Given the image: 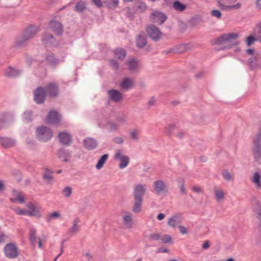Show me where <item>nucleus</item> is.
I'll return each instance as SVG.
<instances>
[{"instance_id": "29", "label": "nucleus", "mask_w": 261, "mask_h": 261, "mask_svg": "<svg viewBox=\"0 0 261 261\" xmlns=\"http://www.w3.org/2000/svg\"><path fill=\"white\" fill-rule=\"evenodd\" d=\"M80 220L79 218L76 217L74 219L72 223V226L69 228L68 230L70 234H74L79 231L80 229V226L78 224L80 223Z\"/></svg>"}, {"instance_id": "45", "label": "nucleus", "mask_w": 261, "mask_h": 261, "mask_svg": "<svg viewBox=\"0 0 261 261\" xmlns=\"http://www.w3.org/2000/svg\"><path fill=\"white\" fill-rule=\"evenodd\" d=\"M62 193L64 197L68 198L71 196L72 193V189L70 187L67 186L63 189Z\"/></svg>"}, {"instance_id": "54", "label": "nucleus", "mask_w": 261, "mask_h": 261, "mask_svg": "<svg viewBox=\"0 0 261 261\" xmlns=\"http://www.w3.org/2000/svg\"><path fill=\"white\" fill-rule=\"evenodd\" d=\"M175 128V125L173 124H169L167 125L165 128V130L166 134L168 136H171L172 135V132Z\"/></svg>"}, {"instance_id": "58", "label": "nucleus", "mask_w": 261, "mask_h": 261, "mask_svg": "<svg viewBox=\"0 0 261 261\" xmlns=\"http://www.w3.org/2000/svg\"><path fill=\"white\" fill-rule=\"evenodd\" d=\"M222 176L223 178L229 181L232 179V176L230 173L227 170H224L222 172Z\"/></svg>"}, {"instance_id": "47", "label": "nucleus", "mask_w": 261, "mask_h": 261, "mask_svg": "<svg viewBox=\"0 0 261 261\" xmlns=\"http://www.w3.org/2000/svg\"><path fill=\"white\" fill-rule=\"evenodd\" d=\"M61 216L60 214L58 212H54L49 214L46 217V220L47 222L51 221L54 219L59 218Z\"/></svg>"}, {"instance_id": "24", "label": "nucleus", "mask_w": 261, "mask_h": 261, "mask_svg": "<svg viewBox=\"0 0 261 261\" xmlns=\"http://www.w3.org/2000/svg\"><path fill=\"white\" fill-rule=\"evenodd\" d=\"M49 25L56 34L60 35L62 34L63 32V27L60 22L52 20L50 22Z\"/></svg>"}, {"instance_id": "20", "label": "nucleus", "mask_w": 261, "mask_h": 261, "mask_svg": "<svg viewBox=\"0 0 261 261\" xmlns=\"http://www.w3.org/2000/svg\"><path fill=\"white\" fill-rule=\"evenodd\" d=\"M181 217L179 214L174 215L168 219V225L171 227H175L178 226L181 222Z\"/></svg>"}, {"instance_id": "9", "label": "nucleus", "mask_w": 261, "mask_h": 261, "mask_svg": "<svg viewBox=\"0 0 261 261\" xmlns=\"http://www.w3.org/2000/svg\"><path fill=\"white\" fill-rule=\"evenodd\" d=\"M152 21L158 24H163L166 20V15L162 12L154 11L150 15Z\"/></svg>"}, {"instance_id": "44", "label": "nucleus", "mask_w": 261, "mask_h": 261, "mask_svg": "<svg viewBox=\"0 0 261 261\" xmlns=\"http://www.w3.org/2000/svg\"><path fill=\"white\" fill-rule=\"evenodd\" d=\"M103 3L109 8L114 9L118 6L119 0H105Z\"/></svg>"}, {"instance_id": "35", "label": "nucleus", "mask_w": 261, "mask_h": 261, "mask_svg": "<svg viewBox=\"0 0 261 261\" xmlns=\"http://www.w3.org/2000/svg\"><path fill=\"white\" fill-rule=\"evenodd\" d=\"M177 184L178 188L180 189V193L183 195L187 194V191L185 188V180L182 177H178L176 179Z\"/></svg>"}, {"instance_id": "10", "label": "nucleus", "mask_w": 261, "mask_h": 261, "mask_svg": "<svg viewBox=\"0 0 261 261\" xmlns=\"http://www.w3.org/2000/svg\"><path fill=\"white\" fill-rule=\"evenodd\" d=\"M146 192V186L145 185H136L134 187L133 191L134 198L143 200V197Z\"/></svg>"}, {"instance_id": "11", "label": "nucleus", "mask_w": 261, "mask_h": 261, "mask_svg": "<svg viewBox=\"0 0 261 261\" xmlns=\"http://www.w3.org/2000/svg\"><path fill=\"white\" fill-rule=\"evenodd\" d=\"M61 116L56 111H50L47 117V122L49 124L58 125L61 121Z\"/></svg>"}, {"instance_id": "18", "label": "nucleus", "mask_w": 261, "mask_h": 261, "mask_svg": "<svg viewBox=\"0 0 261 261\" xmlns=\"http://www.w3.org/2000/svg\"><path fill=\"white\" fill-rule=\"evenodd\" d=\"M0 144L4 148H10L16 145V141L13 138L0 137Z\"/></svg>"}, {"instance_id": "56", "label": "nucleus", "mask_w": 261, "mask_h": 261, "mask_svg": "<svg viewBox=\"0 0 261 261\" xmlns=\"http://www.w3.org/2000/svg\"><path fill=\"white\" fill-rule=\"evenodd\" d=\"M108 126L111 132L116 131L118 128V125L117 124L111 122L108 123Z\"/></svg>"}, {"instance_id": "62", "label": "nucleus", "mask_w": 261, "mask_h": 261, "mask_svg": "<svg viewBox=\"0 0 261 261\" xmlns=\"http://www.w3.org/2000/svg\"><path fill=\"white\" fill-rule=\"evenodd\" d=\"M110 64L111 67L114 70H117L119 68L118 63L115 60L111 59L110 60Z\"/></svg>"}, {"instance_id": "17", "label": "nucleus", "mask_w": 261, "mask_h": 261, "mask_svg": "<svg viewBox=\"0 0 261 261\" xmlns=\"http://www.w3.org/2000/svg\"><path fill=\"white\" fill-rule=\"evenodd\" d=\"M44 88L46 95H48L50 97H55L58 94V86L57 84L50 83Z\"/></svg>"}, {"instance_id": "48", "label": "nucleus", "mask_w": 261, "mask_h": 261, "mask_svg": "<svg viewBox=\"0 0 261 261\" xmlns=\"http://www.w3.org/2000/svg\"><path fill=\"white\" fill-rule=\"evenodd\" d=\"M43 177L44 180L49 182L53 179L52 172L48 169H45L43 174Z\"/></svg>"}, {"instance_id": "37", "label": "nucleus", "mask_w": 261, "mask_h": 261, "mask_svg": "<svg viewBox=\"0 0 261 261\" xmlns=\"http://www.w3.org/2000/svg\"><path fill=\"white\" fill-rule=\"evenodd\" d=\"M137 46L139 48L144 47L147 44L146 37L143 35H139L136 39Z\"/></svg>"}, {"instance_id": "6", "label": "nucleus", "mask_w": 261, "mask_h": 261, "mask_svg": "<svg viewBox=\"0 0 261 261\" xmlns=\"http://www.w3.org/2000/svg\"><path fill=\"white\" fill-rule=\"evenodd\" d=\"M122 223L125 228L131 229L133 227V218L132 214L128 211H123L121 213Z\"/></svg>"}, {"instance_id": "2", "label": "nucleus", "mask_w": 261, "mask_h": 261, "mask_svg": "<svg viewBox=\"0 0 261 261\" xmlns=\"http://www.w3.org/2000/svg\"><path fill=\"white\" fill-rule=\"evenodd\" d=\"M36 136L40 141L47 142L52 138L53 132L49 128L46 126H41L37 128Z\"/></svg>"}, {"instance_id": "1", "label": "nucleus", "mask_w": 261, "mask_h": 261, "mask_svg": "<svg viewBox=\"0 0 261 261\" xmlns=\"http://www.w3.org/2000/svg\"><path fill=\"white\" fill-rule=\"evenodd\" d=\"M238 35L236 33L224 34L215 39V44L224 45L223 49H228L238 44L237 39Z\"/></svg>"}, {"instance_id": "43", "label": "nucleus", "mask_w": 261, "mask_h": 261, "mask_svg": "<svg viewBox=\"0 0 261 261\" xmlns=\"http://www.w3.org/2000/svg\"><path fill=\"white\" fill-rule=\"evenodd\" d=\"M246 44L248 46L253 44L255 41H259L261 42V38H258L257 36H250L246 38Z\"/></svg>"}, {"instance_id": "28", "label": "nucleus", "mask_w": 261, "mask_h": 261, "mask_svg": "<svg viewBox=\"0 0 261 261\" xmlns=\"http://www.w3.org/2000/svg\"><path fill=\"white\" fill-rule=\"evenodd\" d=\"M55 41L54 37L52 34L45 33L42 37V41L46 46L51 45Z\"/></svg>"}, {"instance_id": "39", "label": "nucleus", "mask_w": 261, "mask_h": 261, "mask_svg": "<svg viewBox=\"0 0 261 261\" xmlns=\"http://www.w3.org/2000/svg\"><path fill=\"white\" fill-rule=\"evenodd\" d=\"M241 7V4L238 3L233 5H223L222 7L220 8L221 10L224 11H229L231 10H238Z\"/></svg>"}, {"instance_id": "23", "label": "nucleus", "mask_w": 261, "mask_h": 261, "mask_svg": "<svg viewBox=\"0 0 261 261\" xmlns=\"http://www.w3.org/2000/svg\"><path fill=\"white\" fill-rule=\"evenodd\" d=\"M21 73L20 70H18L11 67H8L4 70V75L9 77H15L19 75Z\"/></svg>"}, {"instance_id": "40", "label": "nucleus", "mask_w": 261, "mask_h": 261, "mask_svg": "<svg viewBox=\"0 0 261 261\" xmlns=\"http://www.w3.org/2000/svg\"><path fill=\"white\" fill-rule=\"evenodd\" d=\"M36 230L35 228L32 227L30 229V240L31 243V244L33 247H35L36 243Z\"/></svg>"}, {"instance_id": "41", "label": "nucleus", "mask_w": 261, "mask_h": 261, "mask_svg": "<svg viewBox=\"0 0 261 261\" xmlns=\"http://www.w3.org/2000/svg\"><path fill=\"white\" fill-rule=\"evenodd\" d=\"M9 114L6 112L0 113V130L4 128L7 118Z\"/></svg>"}, {"instance_id": "19", "label": "nucleus", "mask_w": 261, "mask_h": 261, "mask_svg": "<svg viewBox=\"0 0 261 261\" xmlns=\"http://www.w3.org/2000/svg\"><path fill=\"white\" fill-rule=\"evenodd\" d=\"M109 99L115 102L120 101L122 98V93L118 90L112 89L108 91Z\"/></svg>"}, {"instance_id": "25", "label": "nucleus", "mask_w": 261, "mask_h": 261, "mask_svg": "<svg viewBox=\"0 0 261 261\" xmlns=\"http://www.w3.org/2000/svg\"><path fill=\"white\" fill-rule=\"evenodd\" d=\"M250 180L256 190H261V175L258 172H255L250 178Z\"/></svg>"}, {"instance_id": "16", "label": "nucleus", "mask_w": 261, "mask_h": 261, "mask_svg": "<svg viewBox=\"0 0 261 261\" xmlns=\"http://www.w3.org/2000/svg\"><path fill=\"white\" fill-rule=\"evenodd\" d=\"M27 207L29 208V210L27 211V212L32 213L33 214H28V216H40V207L37 203H30L27 205Z\"/></svg>"}, {"instance_id": "38", "label": "nucleus", "mask_w": 261, "mask_h": 261, "mask_svg": "<svg viewBox=\"0 0 261 261\" xmlns=\"http://www.w3.org/2000/svg\"><path fill=\"white\" fill-rule=\"evenodd\" d=\"M115 56L120 60H123L126 57V51L122 48H118L115 50Z\"/></svg>"}, {"instance_id": "3", "label": "nucleus", "mask_w": 261, "mask_h": 261, "mask_svg": "<svg viewBox=\"0 0 261 261\" xmlns=\"http://www.w3.org/2000/svg\"><path fill=\"white\" fill-rule=\"evenodd\" d=\"M251 208L258 220V225L261 229V202L255 197H253L251 200Z\"/></svg>"}, {"instance_id": "15", "label": "nucleus", "mask_w": 261, "mask_h": 261, "mask_svg": "<svg viewBox=\"0 0 261 261\" xmlns=\"http://www.w3.org/2000/svg\"><path fill=\"white\" fill-rule=\"evenodd\" d=\"M126 64L128 66V69L132 72H137L140 70V65L139 62L136 59L131 58L127 59Z\"/></svg>"}, {"instance_id": "8", "label": "nucleus", "mask_w": 261, "mask_h": 261, "mask_svg": "<svg viewBox=\"0 0 261 261\" xmlns=\"http://www.w3.org/2000/svg\"><path fill=\"white\" fill-rule=\"evenodd\" d=\"M152 187L154 192L158 195L166 193L168 192V187L162 180L154 181L152 184Z\"/></svg>"}, {"instance_id": "21", "label": "nucleus", "mask_w": 261, "mask_h": 261, "mask_svg": "<svg viewBox=\"0 0 261 261\" xmlns=\"http://www.w3.org/2000/svg\"><path fill=\"white\" fill-rule=\"evenodd\" d=\"M38 32V29L35 26L27 28L22 34L29 40L33 38Z\"/></svg>"}, {"instance_id": "14", "label": "nucleus", "mask_w": 261, "mask_h": 261, "mask_svg": "<svg viewBox=\"0 0 261 261\" xmlns=\"http://www.w3.org/2000/svg\"><path fill=\"white\" fill-rule=\"evenodd\" d=\"M135 82L133 79L125 77L123 78L120 83V87L122 90L128 91L134 88Z\"/></svg>"}, {"instance_id": "13", "label": "nucleus", "mask_w": 261, "mask_h": 261, "mask_svg": "<svg viewBox=\"0 0 261 261\" xmlns=\"http://www.w3.org/2000/svg\"><path fill=\"white\" fill-rule=\"evenodd\" d=\"M58 137L60 143L63 145H69L72 142V136L67 132H60Z\"/></svg>"}, {"instance_id": "63", "label": "nucleus", "mask_w": 261, "mask_h": 261, "mask_svg": "<svg viewBox=\"0 0 261 261\" xmlns=\"http://www.w3.org/2000/svg\"><path fill=\"white\" fill-rule=\"evenodd\" d=\"M211 15L219 19L222 16V13L218 10H213L211 11Z\"/></svg>"}, {"instance_id": "60", "label": "nucleus", "mask_w": 261, "mask_h": 261, "mask_svg": "<svg viewBox=\"0 0 261 261\" xmlns=\"http://www.w3.org/2000/svg\"><path fill=\"white\" fill-rule=\"evenodd\" d=\"M18 215H27L29 214V212H27V210H23L20 208H15L13 210ZM30 214H33L32 213H30Z\"/></svg>"}, {"instance_id": "55", "label": "nucleus", "mask_w": 261, "mask_h": 261, "mask_svg": "<svg viewBox=\"0 0 261 261\" xmlns=\"http://www.w3.org/2000/svg\"><path fill=\"white\" fill-rule=\"evenodd\" d=\"M254 34L258 38H261V20L256 24V30L254 31Z\"/></svg>"}, {"instance_id": "33", "label": "nucleus", "mask_w": 261, "mask_h": 261, "mask_svg": "<svg viewBox=\"0 0 261 261\" xmlns=\"http://www.w3.org/2000/svg\"><path fill=\"white\" fill-rule=\"evenodd\" d=\"M108 158V154H105L102 155L98 160L97 163L95 165L96 169L97 170L101 169L103 167V165L107 161Z\"/></svg>"}, {"instance_id": "27", "label": "nucleus", "mask_w": 261, "mask_h": 261, "mask_svg": "<svg viewBox=\"0 0 261 261\" xmlns=\"http://www.w3.org/2000/svg\"><path fill=\"white\" fill-rule=\"evenodd\" d=\"M252 151L255 161H259L261 159V145L253 144Z\"/></svg>"}, {"instance_id": "51", "label": "nucleus", "mask_w": 261, "mask_h": 261, "mask_svg": "<svg viewBox=\"0 0 261 261\" xmlns=\"http://www.w3.org/2000/svg\"><path fill=\"white\" fill-rule=\"evenodd\" d=\"M46 60L51 65H55L58 63V61L57 60L53 54L48 55L46 57Z\"/></svg>"}, {"instance_id": "42", "label": "nucleus", "mask_w": 261, "mask_h": 261, "mask_svg": "<svg viewBox=\"0 0 261 261\" xmlns=\"http://www.w3.org/2000/svg\"><path fill=\"white\" fill-rule=\"evenodd\" d=\"M173 8L178 11L182 12L186 8V5L180 3L179 1H175L173 3Z\"/></svg>"}, {"instance_id": "12", "label": "nucleus", "mask_w": 261, "mask_h": 261, "mask_svg": "<svg viewBox=\"0 0 261 261\" xmlns=\"http://www.w3.org/2000/svg\"><path fill=\"white\" fill-rule=\"evenodd\" d=\"M46 94L44 87H39L34 91V100L38 104L44 102Z\"/></svg>"}, {"instance_id": "36", "label": "nucleus", "mask_w": 261, "mask_h": 261, "mask_svg": "<svg viewBox=\"0 0 261 261\" xmlns=\"http://www.w3.org/2000/svg\"><path fill=\"white\" fill-rule=\"evenodd\" d=\"M29 40L27 38L25 37V36L22 34L17 38L15 41V45L17 47L23 46L27 44Z\"/></svg>"}, {"instance_id": "5", "label": "nucleus", "mask_w": 261, "mask_h": 261, "mask_svg": "<svg viewBox=\"0 0 261 261\" xmlns=\"http://www.w3.org/2000/svg\"><path fill=\"white\" fill-rule=\"evenodd\" d=\"M5 255L9 258H15L19 255V251L17 246L14 243L7 244L4 248Z\"/></svg>"}, {"instance_id": "53", "label": "nucleus", "mask_w": 261, "mask_h": 261, "mask_svg": "<svg viewBox=\"0 0 261 261\" xmlns=\"http://www.w3.org/2000/svg\"><path fill=\"white\" fill-rule=\"evenodd\" d=\"M10 200L13 202H17L21 204L23 203L25 201L23 197L20 194L17 195L15 198H12Z\"/></svg>"}, {"instance_id": "31", "label": "nucleus", "mask_w": 261, "mask_h": 261, "mask_svg": "<svg viewBox=\"0 0 261 261\" xmlns=\"http://www.w3.org/2000/svg\"><path fill=\"white\" fill-rule=\"evenodd\" d=\"M252 142L253 145H261V121L259 122L257 132L253 137Z\"/></svg>"}, {"instance_id": "46", "label": "nucleus", "mask_w": 261, "mask_h": 261, "mask_svg": "<svg viewBox=\"0 0 261 261\" xmlns=\"http://www.w3.org/2000/svg\"><path fill=\"white\" fill-rule=\"evenodd\" d=\"M86 9V4L84 2H78L75 6V10L78 12H82Z\"/></svg>"}, {"instance_id": "57", "label": "nucleus", "mask_w": 261, "mask_h": 261, "mask_svg": "<svg viewBox=\"0 0 261 261\" xmlns=\"http://www.w3.org/2000/svg\"><path fill=\"white\" fill-rule=\"evenodd\" d=\"M172 240L171 237L169 235L166 234L160 238L161 243H167L170 242Z\"/></svg>"}, {"instance_id": "26", "label": "nucleus", "mask_w": 261, "mask_h": 261, "mask_svg": "<svg viewBox=\"0 0 261 261\" xmlns=\"http://www.w3.org/2000/svg\"><path fill=\"white\" fill-rule=\"evenodd\" d=\"M71 156V152L68 150L61 149L59 151L58 157L62 162H69Z\"/></svg>"}, {"instance_id": "4", "label": "nucleus", "mask_w": 261, "mask_h": 261, "mask_svg": "<svg viewBox=\"0 0 261 261\" xmlns=\"http://www.w3.org/2000/svg\"><path fill=\"white\" fill-rule=\"evenodd\" d=\"M148 36L154 41L157 42L161 38L162 33L159 29L153 24H150L146 28Z\"/></svg>"}, {"instance_id": "22", "label": "nucleus", "mask_w": 261, "mask_h": 261, "mask_svg": "<svg viewBox=\"0 0 261 261\" xmlns=\"http://www.w3.org/2000/svg\"><path fill=\"white\" fill-rule=\"evenodd\" d=\"M83 143L85 148L90 150L94 149L97 146L96 140L90 137L84 139Z\"/></svg>"}, {"instance_id": "7", "label": "nucleus", "mask_w": 261, "mask_h": 261, "mask_svg": "<svg viewBox=\"0 0 261 261\" xmlns=\"http://www.w3.org/2000/svg\"><path fill=\"white\" fill-rule=\"evenodd\" d=\"M114 159L120 162L119 167L120 169L125 168L129 162L128 156L123 155V151L121 149L117 150L114 155Z\"/></svg>"}, {"instance_id": "30", "label": "nucleus", "mask_w": 261, "mask_h": 261, "mask_svg": "<svg viewBox=\"0 0 261 261\" xmlns=\"http://www.w3.org/2000/svg\"><path fill=\"white\" fill-rule=\"evenodd\" d=\"M143 200L134 198V203L132 207V211L135 213H139L142 210V205Z\"/></svg>"}, {"instance_id": "32", "label": "nucleus", "mask_w": 261, "mask_h": 261, "mask_svg": "<svg viewBox=\"0 0 261 261\" xmlns=\"http://www.w3.org/2000/svg\"><path fill=\"white\" fill-rule=\"evenodd\" d=\"M214 193L217 201L223 200L225 197L224 191L219 188L215 187L214 188Z\"/></svg>"}, {"instance_id": "64", "label": "nucleus", "mask_w": 261, "mask_h": 261, "mask_svg": "<svg viewBox=\"0 0 261 261\" xmlns=\"http://www.w3.org/2000/svg\"><path fill=\"white\" fill-rule=\"evenodd\" d=\"M113 141L116 144H122L124 142V140L122 138L120 137H117L113 139Z\"/></svg>"}, {"instance_id": "61", "label": "nucleus", "mask_w": 261, "mask_h": 261, "mask_svg": "<svg viewBox=\"0 0 261 261\" xmlns=\"http://www.w3.org/2000/svg\"><path fill=\"white\" fill-rule=\"evenodd\" d=\"M190 48L189 45L188 44H181L178 46V52L183 53L186 51Z\"/></svg>"}, {"instance_id": "49", "label": "nucleus", "mask_w": 261, "mask_h": 261, "mask_svg": "<svg viewBox=\"0 0 261 261\" xmlns=\"http://www.w3.org/2000/svg\"><path fill=\"white\" fill-rule=\"evenodd\" d=\"M129 136L133 140L138 141L139 139V130L137 129L132 130L129 133Z\"/></svg>"}, {"instance_id": "52", "label": "nucleus", "mask_w": 261, "mask_h": 261, "mask_svg": "<svg viewBox=\"0 0 261 261\" xmlns=\"http://www.w3.org/2000/svg\"><path fill=\"white\" fill-rule=\"evenodd\" d=\"M32 112L31 111H27L23 114V119L25 122H29L32 120Z\"/></svg>"}, {"instance_id": "50", "label": "nucleus", "mask_w": 261, "mask_h": 261, "mask_svg": "<svg viewBox=\"0 0 261 261\" xmlns=\"http://www.w3.org/2000/svg\"><path fill=\"white\" fill-rule=\"evenodd\" d=\"M257 61L256 57H252L249 59L248 64L250 68L254 69L257 67Z\"/></svg>"}, {"instance_id": "59", "label": "nucleus", "mask_w": 261, "mask_h": 261, "mask_svg": "<svg viewBox=\"0 0 261 261\" xmlns=\"http://www.w3.org/2000/svg\"><path fill=\"white\" fill-rule=\"evenodd\" d=\"M161 236L159 233H152L148 236V239L151 241H158L160 239Z\"/></svg>"}, {"instance_id": "34", "label": "nucleus", "mask_w": 261, "mask_h": 261, "mask_svg": "<svg viewBox=\"0 0 261 261\" xmlns=\"http://www.w3.org/2000/svg\"><path fill=\"white\" fill-rule=\"evenodd\" d=\"M146 8L145 4L141 0H135L134 3V9L140 12H143Z\"/></svg>"}]
</instances>
